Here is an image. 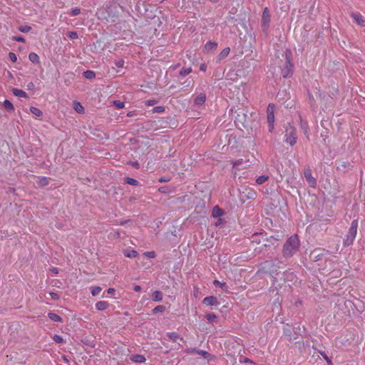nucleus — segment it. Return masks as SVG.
Returning <instances> with one entry per match:
<instances>
[{
    "mask_svg": "<svg viewBox=\"0 0 365 365\" xmlns=\"http://www.w3.org/2000/svg\"><path fill=\"white\" fill-rule=\"evenodd\" d=\"M223 215V210L220 208L218 206H215L212 211V216L213 217H220Z\"/></svg>",
    "mask_w": 365,
    "mask_h": 365,
    "instance_id": "4468645a",
    "label": "nucleus"
},
{
    "mask_svg": "<svg viewBox=\"0 0 365 365\" xmlns=\"http://www.w3.org/2000/svg\"><path fill=\"white\" fill-rule=\"evenodd\" d=\"M268 179L267 175H261L256 179V183L257 185H262Z\"/></svg>",
    "mask_w": 365,
    "mask_h": 365,
    "instance_id": "a878e982",
    "label": "nucleus"
},
{
    "mask_svg": "<svg viewBox=\"0 0 365 365\" xmlns=\"http://www.w3.org/2000/svg\"><path fill=\"white\" fill-rule=\"evenodd\" d=\"M202 302L209 306H217L220 304L217 298L212 296L205 297Z\"/></svg>",
    "mask_w": 365,
    "mask_h": 365,
    "instance_id": "9d476101",
    "label": "nucleus"
},
{
    "mask_svg": "<svg viewBox=\"0 0 365 365\" xmlns=\"http://www.w3.org/2000/svg\"><path fill=\"white\" fill-rule=\"evenodd\" d=\"M292 63L290 62V60L287 56V61L285 62L284 68L282 71V73L283 77L287 78V77H289L292 75Z\"/></svg>",
    "mask_w": 365,
    "mask_h": 365,
    "instance_id": "39448f33",
    "label": "nucleus"
},
{
    "mask_svg": "<svg viewBox=\"0 0 365 365\" xmlns=\"http://www.w3.org/2000/svg\"><path fill=\"white\" fill-rule=\"evenodd\" d=\"M269 131L272 132L274 128V123H268Z\"/></svg>",
    "mask_w": 365,
    "mask_h": 365,
    "instance_id": "09e8293b",
    "label": "nucleus"
},
{
    "mask_svg": "<svg viewBox=\"0 0 365 365\" xmlns=\"http://www.w3.org/2000/svg\"><path fill=\"white\" fill-rule=\"evenodd\" d=\"M274 105L271 103L267 106V123H274Z\"/></svg>",
    "mask_w": 365,
    "mask_h": 365,
    "instance_id": "423d86ee",
    "label": "nucleus"
},
{
    "mask_svg": "<svg viewBox=\"0 0 365 365\" xmlns=\"http://www.w3.org/2000/svg\"><path fill=\"white\" fill-rule=\"evenodd\" d=\"M297 139L296 128L291 124H289L285 128L284 142L290 146H293L297 143Z\"/></svg>",
    "mask_w": 365,
    "mask_h": 365,
    "instance_id": "f03ea898",
    "label": "nucleus"
},
{
    "mask_svg": "<svg viewBox=\"0 0 365 365\" xmlns=\"http://www.w3.org/2000/svg\"><path fill=\"white\" fill-rule=\"evenodd\" d=\"M115 65L118 68H122L124 65V61L123 60H118L115 62Z\"/></svg>",
    "mask_w": 365,
    "mask_h": 365,
    "instance_id": "79ce46f5",
    "label": "nucleus"
},
{
    "mask_svg": "<svg viewBox=\"0 0 365 365\" xmlns=\"http://www.w3.org/2000/svg\"><path fill=\"white\" fill-rule=\"evenodd\" d=\"M68 36L70 38H72V39L77 38H78V34L76 32H75V31H69L68 33Z\"/></svg>",
    "mask_w": 365,
    "mask_h": 365,
    "instance_id": "58836bf2",
    "label": "nucleus"
},
{
    "mask_svg": "<svg viewBox=\"0 0 365 365\" xmlns=\"http://www.w3.org/2000/svg\"><path fill=\"white\" fill-rule=\"evenodd\" d=\"M151 298L154 302H160L163 299V294L160 291H155L152 294Z\"/></svg>",
    "mask_w": 365,
    "mask_h": 365,
    "instance_id": "dca6fc26",
    "label": "nucleus"
},
{
    "mask_svg": "<svg viewBox=\"0 0 365 365\" xmlns=\"http://www.w3.org/2000/svg\"><path fill=\"white\" fill-rule=\"evenodd\" d=\"M213 284L215 285V286H219L222 289H227V286H226V284L224 283V282H220L219 280H214L213 282Z\"/></svg>",
    "mask_w": 365,
    "mask_h": 365,
    "instance_id": "473e14b6",
    "label": "nucleus"
},
{
    "mask_svg": "<svg viewBox=\"0 0 365 365\" xmlns=\"http://www.w3.org/2000/svg\"><path fill=\"white\" fill-rule=\"evenodd\" d=\"M217 43L215 41H208L205 45V51L207 52H210L214 51L217 48Z\"/></svg>",
    "mask_w": 365,
    "mask_h": 365,
    "instance_id": "f8f14e48",
    "label": "nucleus"
},
{
    "mask_svg": "<svg viewBox=\"0 0 365 365\" xmlns=\"http://www.w3.org/2000/svg\"><path fill=\"white\" fill-rule=\"evenodd\" d=\"M304 177L311 187H314L316 186L317 181L315 178L312 175V173L309 169L304 171Z\"/></svg>",
    "mask_w": 365,
    "mask_h": 365,
    "instance_id": "6e6552de",
    "label": "nucleus"
},
{
    "mask_svg": "<svg viewBox=\"0 0 365 365\" xmlns=\"http://www.w3.org/2000/svg\"><path fill=\"white\" fill-rule=\"evenodd\" d=\"M133 165H134L135 167H137V168H138V167H139V164H138V163H137V162H135V163H133Z\"/></svg>",
    "mask_w": 365,
    "mask_h": 365,
    "instance_id": "052dcab7",
    "label": "nucleus"
},
{
    "mask_svg": "<svg viewBox=\"0 0 365 365\" xmlns=\"http://www.w3.org/2000/svg\"><path fill=\"white\" fill-rule=\"evenodd\" d=\"M115 292V289H113V288H109V289L107 290V293H108V294H113Z\"/></svg>",
    "mask_w": 365,
    "mask_h": 365,
    "instance_id": "3c124183",
    "label": "nucleus"
},
{
    "mask_svg": "<svg viewBox=\"0 0 365 365\" xmlns=\"http://www.w3.org/2000/svg\"><path fill=\"white\" fill-rule=\"evenodd\" d=\"M242 161H243L242 159H240V160H237L233 162V163H232L233 167L236 168V167L240 165L242 163Z\"/></svg>",
    "mask_w": 365,
    "mask_h": 365,
    "instance_id": "49530a36",
    "label": "nucleus"
},
{
    "mask_svg": "<svg viewBox=\"0 0 365 365\" xmlns=\"http://www.w3.org/2000/svg\"><path fill=\"white\" fill-rule=\"evenodd\" d=\"M230 48L227 47L225 48L220 53L219 56L220 59L225 58L227 57L230 53Z\"/></svg>",
    "mask_w": 365,
    "mask_h": 365,
    "instance_id": "393cba45",
    "label": "nucleus"
},
{
    "mask_svg": "<svg viewBox=\"0 0 365 365\" xmlns=\"http://www.w3.org/2000/svg\"><path fill=\"white\" fill-rule=\"evenodd\" d=\"M222 224H223V220L222 219L219 218L217 220V221L216 222L215 225H216V226H220V225H221Z\"/></svg>",
    "mask_w": 365,
    "mask_h": 365,
    "instance_id": "864d4df0",
    "label": "nucleus"
},
{
    "mask_svg": "<svg viewBox=\"0 0 365 365\" xmlns=\"http://www.w3.org/2000/svg\"><path fill=\"white\" fill-rule=\"evenodd\" d=\"M130 359L135 363H144L146 361L145 357L141 354L131 355Z\"/></svg>",
    "mask_w": 365,
    "mask_h": 365,
    "instance_id": "9b49d317",
    "label": "nucleus"
},
{
    "mask_svg": "<svg viewBox=\"0 0 365 365\" xmlns=\"http://www.w3.org/2000/svg\"><path fill=\"white\" fill-rule=\"evenodd\" d=\"M207 68V66L205 63H202L200 66V69L202 71H205Z\"/></svg>",
    "mask_w": 365,
    "mask_h": 365,
    "instance_id": "603ef678",
    "label": "nucleus"
},
{
    "mask_svg": "<svg viewBox=\"0 0 365 365\" xmlns=\"http://www.w3.org/2000/svg\"><path fill=\"white\" fill-rule=\"evenodd\" d=\"M29 60L34 63H38L39 62V57L35 53H31L29 55Z\"/></svg>",
    "mask_w": 365,
    "mask_h": 365,
    "instance_id": "412c9836",
    "label": "nucleus"
},
{
    "mask_svg": "<svg viewBox=\"0 0 365 365\" xmlns=\"http://www.w3.org/2000/svg\"><path fill=\"white\" fill-rule=\"evenodd\" d=\"M165 110V108L163 106H157V107H155L153 109V113H162Z\"/></svg>",
    "mask_w": 365,
    "mask_h": 365,
    "instance_id": "e433bc0d",
    "label": "nucleus"
},
{
    "mask_svg": "<svg viewBox=\"0 0 365 365\" xmlns=\"http://www.w3.org/2000/svg\"><path fill=\"white\" fill-rule=\"evenodd\" d=\"M125 182L129 184V185H138L139 184V182L138 180H136L134 178H127L125 179Z\"/></svg>",
    "mask_w": 365,
    "mask_h": 365,
    "instance_id": "c756f323",
    "label": "nucleus"
},
{
    "mask_svg": "<svg viewBox=\"0 0 365 365\" xmlns=\"http://www.w3.org/2000/svg\"><path fill=\"white\" fill-rule=\"evenodd\" d=\"M101 290H102L101 287H98V286L91 287V294L93 296H97L98 294H100Z\"/></svg>",
    "mask_w": 365,
    "mask_h": 365,
    "instance_id": "b1692460",
    "label": "nucleus"
},
{
    "mask_svg": "<svg viewBox=\"0 0 365 365\" xmlns=\"http://www.w3.org/2000/svg\"><path fill=\"white\" fill-rule=\"evenodd\" d=\"M46 179H44V180H43V185L47 184V182H46Z\"/></svg>",
    "mask_w": 365,
    "mask_h": 365,
    "instance_id": "e2e57ef3",
    "label": "nucleus"
},
{
    "mask_svg": "<svg viewBox=\"0 0 365 365\" xmlns=\"http://www.w3.org/2000/svg\"><path fill=\"white\" fill-rule=\"evenodd\" d=\"M192 72V68L191 67H183L181 68L180 71V74L182 76H185L188 75L190 73Z\"/></svg>",
    "mask_w": 365,
    "mask_h": 365,
    "instance_id": "5701e85b",
    "label": "nucleus"
},
{
    "mask_svg": "<svg viewBox=\"0 0 365 365\" xmlns=\"http://www.w3.org/2000/svg\"><path fill=\"white\" fill-rule=\"evenodd\" d=\"M73 108L78 113H82L84 111V108L82 106V105L79 102H74Z\"/></svg>",
    "mask_w": 365,
    "mask_h": 365,
    "instance_id": "aec40b11",
    "label": "nucleus"
},
{
    "mask_svg": "<svg viewBox=\"0 0 365 365\" xmlns=\"http://www.w3.org/2000/svg\"><path fill=\"white\" fill-rule=\"evenodd\" d=\"M205 317L210 322H215L217 319V316L213 313L207 314Z\"/></svg>",
    "mask_w": 365,
    "mask_h": 365,
    "instance_id": "cd10ccee",
    "label": "nucleus"
},
{
    "mask_svg": "<svg viewBox=\"0 0 365 365\" xmlns=\"http://www.w3.org/2000/svg\"><path fill=\"white\" fill-rule=\"evenodd\" d=\"M299 246V240L297 235L291 236L286 242L283 253L284 256H292L297 250Z\"/></svg>",
    "mask_w": 365,
    "mask_h": 365,
    "instance_id": "f257e3e1",
    "label": "nucleus"
},
{
    "mask_svg": "<svg viewBox=\"0 0 365 365\" xmlns=\"http://www.w3.org/2000/svg\"><path fill=\"white\" fill-rule=\"evenodd\" d=\"M167 336L173 341H175L179 338V335L175 332H169L167 334Z\"/></svg>",
    "mask_w": 365,
    "mask_h": 365,
    "instance_id": "c85d7f7f",
    "label": "nucleus"
},
{
    "mask_svg": "<svg viewBox=\"0 0 365 365\" xmlns=\"http://www.w3.org/2000/svg\"><path fill=\"white\" fill-rule=\"evenodd\" d=\"M30 111L32 114L36 115V117H41L43 115V113L41 110H39L38 108L36 107H31Z\"/></svg>",
    "mask_w": 365,
    "mask_h": 365,
    "instance_id": "6ab92c4d",
    "label": "nucleus"
},
{
    "mask_svg": "<svg viewBox=\"0 0 365 365\" xmlns=\"http://www.w3.org/2000/svg\"><path fill=\"white\" fill-rule=\"evenodd\" d=\"M48 317L50 318L51 320L53 321V322H61L62 321V318L55 314V313H48Z\"/></svg>",
    "mask_w": 365,
    "mask_h": 365,
    "instance_id": "4be33fe9",
    "label": "nucleus"
},
{
    "mask_svg": "<svg viewBox=\"0 0 365 365\" xmlns=\"http://www.w3.org/2000/svg\"><path fill=\"white\" fill-rule=\"evenodd\" d=\"M18 29L22 33H27L31 30V27L29 26H19Z\"/></svg>",
    "mask_w": 365,
    "mask_h": 365,
    "instance_id": "2f4dec72",
    "label": "nucleus"
},
{
    "mask_svg": "<svg viewBox=\"0 0 365 365\" xmlns=\"http://www.w3.org/2000/svg\"><path fill=\"white\" fill-rule=\"evenodd\" d=\"M302 129L304 135H308L309 129H308L307 125V124H302Z\"/></svg>",
    "mask_w": 365,
    "mask_h": 365,
    "instance_id": "37998d69",
    "label": "nucleus"
},
{
    "mask_svg": "<svg viewBox=\"0 0 365 365\" xmlns=\"http://www.w3.org/2000/svg\"><path fill=\"white\" fill-rule=\"evenodd\" d=\"M53 339L56 342V343H62L63 339V338L59 336V335H57V334H55L53 336Z\"/></svg>",
    "mask_w": 365,
    "mask_h": 365,
    "instance_id": "c9c22d12",
    "label": "nucleus"
},
{
    "mask_svg": "<svg viewBox=\"0 0 365 365\" xmlns=\"http://www.w3.org/2000/svg\"><path fill=\"white\" fill-rule=\"evenodd\" d=\"M270 22V14L269 9L265 7L263 11L262 17V26L264 29H267L269 27Z\"/></svg>",
    "mask_w": 365,
    "mask_h": 365,
    "instance_id": "20e7f679",
    "label": "nucleus"
},
{
    "mask_svg": "<svg viewBox=\"0 0 365 365\" xmlns=\"http://www.w3.org/2000/svg\"><path fill=\"white\" fill-rule=\"evenodd\" d=\"M324 358L329 365H331V361L327 355H324Z\"/></svg>",
    "mask_w": 365,
    "mask_h": 365,
    "instance_id": "6e6d98bb",
    "label": "nucleus"
},
{
    "mask_svg": "<svg viewBox=\"0 0 365 365\" xmlns=\"http://www.w3.org/2000/svg\"><path fill=\"white\" fill-rule=\"evenodd\" d=\"M196 351V353H197V354L201 355V356H203V357H205V358H207V357H208V356H210L209 353H208V352H207V351H202V350H197V351Z\"/></svg>",
    "mask_w": 365,
    "mask_h": 365,
    "instance_id": "f704fd0d",
    "label": "nucleus"
},
{
    "mask_svg": "<svg viewBox=\"0 0 365 365\" xmlns=\"http://www.w3.org/2000/svg\"><path fill=\"white\" fill-rule=\"evenodd\" d=\"M198 292V288L197 287H195V294H197Z\"/></svg>",
    "mask_w": 365,
    "mask_h": 365,
    "instance_id": "680f3d73",
    "label": "nucleus"
},
{
    "mask_svg": "<svg viewBox=\"0 0 365 365\" xmlns=\"http://www.w3.org/2000/svg\"><path fill=\"white\" fill-rule=\"evenodd\" d=\"M197 349H189L187 351V353H196Z\"/></svg>",
    "mask_w": 365,
    "mask_h": 365,
    "instance_id": "13d9d810",
    "label": "nucleus"
},
{
    "mask_svg": "<svg viewBox=\"0 0 365 365\" xmlns=\"http://www.w3.org/2000/svg\"><path fill=\"white\" fill-rule=\"evenodd\" d=\"M165 310V307L163 305H158L153 309V312L156 314L158 312H163Z\"/></svg>",
    "mask_w": 365,
    "mask_h": 365,
    "instance_id": "7c9ffc66",
    "label": "nucleus"
},
{
    "mask_svg": "<svg viewBox=\"0 0 365 365\" xmlns=\"http://www.w3.org/2000/svg\"><path fill=\"white\" fill-rule=\"evenodd\" d=\"M12 93L14 96L19 97V98H26L27 94L25 91L23 90H20L18 88H13Z\"/></svg>",
    "mask_w": 365,
    "mask_h": 365,
    "instance_id": "2eb2a0df",
    "label": "nucleus"
},
{
    "mask_svg": "<svg viewBox=\"0 0 365 365\" xmlns=\"http://www.w3.org/2000/svg\"><path fill=\"white\" fill-rule=\"evenodd\" d=\"M357 228L358 220H354L351 223V226L349 230L348 234L344 241V246L347 247L352 245L357 233Z\"/></svg>",
    "mask_w": 365,
    "mask_h": 365,
    "instance_id": "7ed1b4c3",
    "label": "nucleus"
},
{
    "mask_svg": "<svg viewBox=\"0 0 365 365\" xmlns=\"http://www.w3.org/2000/svg\"><path fill=\"white\" fill-rule=\"evenodd\" d=\"M144 255L149 258H154L155 257V252L153 251L146 252Z\"/></svg>",
    "mask_w": 365,
    "mask_h": 365,
    "instance_id": "a19ab883",
    "label": "nucleus"
},
{
    "mask_svg": "<svg viewBox=\"0 0 365 365\" xmlns=\"http://www.w3.org/2000/svg\"><path fill=\"white\" fill-rule=\"evenodd\" d=\"M160 182H166L167 180L165 178H161L160 180H159Z\"/></svg>",
    "mask_w": 365,
    "mask_h": 365,
    "instance_id": "bf43d9fd",
    "label": "nucleus"
},
{
    "mask_svg": "<svg viewBox=\"0 0 365 365\" xmlns=\"http://www.w3.org/2000/svg\"><path fill=\"white\" fill-rule=\"evenodd\" d=\"M50 296L52 299L57 300L59 299V295L57 293L55 292H51Z\"/></svg>",
    "mask_w": 365,
    "mask_h": 365,
    "instance_id": "a18cd8bd",
    "label": "nucleus"
},
{
    "mask_svg": "<svg viewBox=\"0 0 365 365\" xmlns=\"http://www.w3.org/2000/svg\"><path fill=\"white\" fill-rule=\"evenodd\" d=\"M108 306H109V304L106 301H99L95 305L96 309H98L99 311H103V310L106 309L108 307Z\"/></svg>",
    "mask_w": 365,
    "mask_h": 365,
    "instance_id": "ddd939ff",
    "label": "nucleus"
},
{
    "mask_svg": "<svg viewBox=\"0 0 365 365\" xmlns=\"http://www.w3.org/2000/svg\"><path fill=\"white\" fill-rule=\"evenodd\" d=\"M123 254L126 257H129V258H133V257H135L137 255H138V252L134 250H125L123 252Z\"/></svg>",
    "mask_w": 365,
    "mask_h": 365,
    "instance_id": "a211bd4d",
    "label": "nucleus"
},
{
    "mask_svg": "<svg viewBox=\"0 0 365 365\" xmlns=\"http://www.w3.org/2000/svg\"><path fill=\"white\" fill-rule=\"evenodd\" d=\"M12 40L18 42H24L25 40L22 36H13Z\"/></svg>",
    "mask_w": 365,
    "mask_h": 365,
    "instance_id": "c03bdc74",
    "label": "nucleus"
},
{
    "mask_svg": "<svg viewBox=\"0 0 365 365\" xmlns=\"http://www.w3.org/2000/svg\"><path fill=\"white\" fill-rule=\"evenodd\" d=\"M114 104L118 108H123L125 106V103L120 101H114Z\"/></svg>",
    "mask_w": 365,
    "mask_h": 365,
    "instance_id": "ea45409f",
    "label": "nucleus"
},
{
    "mask_svg": "<svg viewBox=\"0 0 365 365\" xmlns=\"http://www.w3.org/2000/svg\"><path fill=\"white\" fill-rule=\"evenodd\" d=\"M133 290L135 292H140L141 290V287L139 285H135L133 287Z\"/></svg>",
    "mask_w": 365,
    "mask_h": 365,
    "instance_id": "5fc2aeb1",
    "label": "nucleus"
},
{
    "mask_svg": "<svg viewBox=\"0 0 365 365\" xmlns=\"http://www.w3.org/2000/svg\"><path fill=\"white\" fill-rule=\"evenodd\" d=\"M351 16L354 19L356 23H357L361 26H365L364 19L360 13H359V12L351 13Z\"/></svg>",
    "mask_w": 365,
    "mask_h": 365,
    "instance_id": "1a4fd4ad",
    "label": "nucleus"
},
{
    "mask_svg": "<svg viewBox=\"0 0 365 365\" xmlns=\"http://www.w3.org/2000/svg\"><path fill=\"white\" fill-rule=\"evenodd\" d=\"M206 101V95L204 93H199L194 99V105L200 107L204 105Z\"/></svg>",
    "mask_w": 365,
    "mask_h": 365,
    "instance_id": "0eeeda50",
    "label": "nucleus"
},
{
    "mask_svg": "<svg viewBox=\"0 0 365 365\" xmlns=\"http://www.w3.org/2000/svg\"><path fill=\"white\" fill-rule=\"evenodd\" d=\"M156 103L155 100H148L145 102L146 106H150Z\"/></svg>",
    "mask_w": 365,
    "mask_h": 365,
    "instance_id": "de8ad7c7",
    "label": "nucleus"
},
{
    "mask_svg": "<svg viewBox=\"0 0 365 365\" xmlns=\"http://www.w3.org/2000/svg\"><path fill=\"white\" fill-rule=\"evenodd\" d=\"M51 271H52L53 273H54L56 274H58V269L56 267H53L51 269Z\"/></svg>",
    "mask_w": 365,
    "mask_h": 365,
    "instance_id": "4d7b16f0",
    "label": "nucleus"
},
{
    "mask_svg": "<svg viewBox=\"0 0 365 365\" xmlns=\"http://www.w3.org/2000/svg\"><path fill=\"white\" fill-rule=\"evenodd\" d=\"M9 56L10 60H11L12 62H14V63L16 62V61H17V56H16V55L14 53L10 52V53H9Z\"/></svg>",
    "mask_w": 365,
    "mask_h": 365,
    "instance_id": "4c0bfd02",
    "label": "nucleus"
},
{
    "mask_svg": "<svg viewBox=\"0 0 365 365\" xmlns=\"http://www.w3.org/2000/svg\"><path fill=\"white\" fill-rule=\"evenodd\" d=\"M83 76L87 79H93L95 78L96 74L92 71H86L83 73Z\"/></svg>",
    "mask_w": 365,
    "mask_h": 365,
    "instance_id": "bb28decb",
    "label": "nucleus"
},
{
    "mask_svg": "<svg viewBox=\"0 0 365 365\" xmlns=\"http://www.w3.org/2000/svg\"><path fill=\"white\" fill-rule=\"evenodd\" d=\"M80 13H81V9H78V8H74V9H71V11H70L69 14H70L71 16H77V15H78Z\"/></svg>",
    "mask_w": 365,
    "mask_h": 365,
    "instance_id": "72a5a7b5",
    "label": "nucleus"
},
{
    "mask_svg": "<svg viewBox=\"0 0 365 365\" xmlns=\"http://www.w3.org/2000/svg\"><path fill=\"white\" fill-rule=\"evenodd\" d=\"M3 106L7 111L13 112L14 110V107L13 104L9 100H5L3 102Z\"/></svg>",
    "mask_w": 365,
    "mask_h": 365,
    "instance_id": "f3484780",
    "label": "nucleus"
},
{
    "mask_svg": "<svg viewBox=\"0 0 365 365\" xmlns=\"http://www.w3.org/2000/svg\"><path fill=\"white\" fill-rule=\"evenodd\" d=\"M34 84L32 82H30L27 84V89L28 90H34Z\"/></svg>",
    "mask_w": 365,
    "mask_h": 365,
    "instance_id": "8fccbe9b",
    "label": "nucleus"
}]
</instances>
